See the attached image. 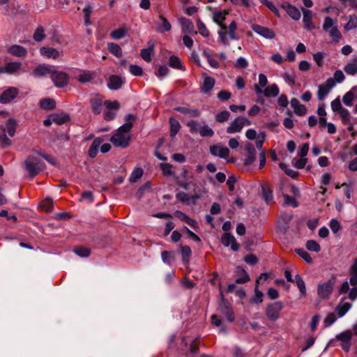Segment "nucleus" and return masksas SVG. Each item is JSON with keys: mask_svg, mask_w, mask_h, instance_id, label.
Instances as JSON below:
<instances>
[{"mask_svg": "<svg viewBox=\"0 0 357 357\" xmlns=\"http://www.w3.org/2000/svg\"><path fill=\"white\" fill-rule=\"evenodd\" d=\"M352 335L353 333L351 330H347L336 335V339L342 342V348L346 352L350 350Z\"/></svg>", "mask_w": 357, "mask_h": 357, "instance_id": "obj_9", "label": "nucleus"}, {"mask_svg": "<svg viewBox=\"0 0 357 357\" xmlns=\"http://www.w3.org/2000/svg\"><path fill=\"white\" fill-rule=\"evenodd\" d=\"M122 84L123 80L119 76L112 75L109 77V81L107 84V86L111 90H117L121 87Z\"/></svg>", "mask_w": 357, "mask_h": 357, "instance_id": "obj_31", "label": "nucleus"}, {"mask_svg": "<svg viewBox=\"0 0 357 357\" xmlns=\"http://www.w3.org/2000/svg\"><path fill=\"white\" fill-rule=\"evenodd\" d=\"M11 144V140L7 137L5 131L0 135V147L1 149H5Z\"/></svg>", "mask_w": 357, "mask_h": 357, "instance_id": "obj_60", "label": "nucleus"}, {"mask_svg": "<svg viewBox=\"0 0 357 357\" xmlns=\"http://www.w3.org/2000/svg\"><path fill=\"white\" fill-rule=\"evenodd\" d=\"M228 11L226 10L215 11L213 13V20L221 27V25H224L222 23L225 20L226 15H228Z\"/></svg>", "mask_w": 357, "mask_h": 357, "instance_id": "obj_34", "label": "nucleus"}, {"mask_svg": "<svg viewBox=\"0 0 357 357\" xmlns=\"http://www.w3.org/2000/svg\"><path fill=\"white\" fill-rule=\"evenodd\" d=\"M160 19L162 23L161 24L157 23V28H158V32L163 33V32L170 31L172 29V25L167 21V20L162 15H160Z\"/></svg>", "mask_w": 357, "mask_h": 357, "instance_id": "obj_36", "label": "nucleus"}, {"mask_svg": "<svg viewBox=\"0 0 357 357\" xmlns=\"http://www.w3.org/2000/svg\"><path fill=\"white\" fill-rule=\"evenodd\" d=\"M169 124H170V136L174 137L178 133V132L179 131V130L181 128L180 123L176 119H175L174 118H170L169 119Z\"/></svg>", "mask_w": 357, "mask_h": 357, "instance_id": "obj_42", "label": "nucleus"}, {"mask_svg": "<svg viewBox=\"0 0 357 357\" xmlns=\"http://www.w3.org/2000/svg\"><path fill=\"white\" fill-rule=\"evenodd\" d=\"M108 50L109 51L115 55L117 57H120L122 55V50L121 47L114 43H110L108 44Z\"/></svg>", "mask_w": 357, "mask_h": 357, "instance_id": "obj_46", "label": "nucleus"}, {"mask_svg": "<svg viewBox=\"0 0 357 357\" xmlns=\"http://www.w3.org/2000/svg\"><path fill=\"white\" fill-rule=\"evenodd\" d=\"M234 66L237 69H245L248 66V61L245 57L240 56L237 59Z\"/></svg>", "mask_w": 357, "mask_h": 357, "instance_id": "obj_53", "label": "nucleus"}, {"mask_svg": "<svg viewBox=\"0 0 357 357\" xmlns=\"http://www.w3.org/2000/svg\"><path fill=\"white\" fill-rule=\"evenodd\" d=\"M69 119L70 117L68 114H55L52 116V121L59 125L66 123L69 120Z\"/></svg>", "mask_w": 357, "mask_h": 357, "instance_id": "obj_62", "label": "nucleus"}, {"mask_svg": "<svg viewBox=\"0 0 357 357\" xmlns=\"http://www.w3.org/2000/svg\"><path fill=\"white\" fill-rule=\"evenodd\" d=\"M126 33H127V30L126 28H120V29L113 31L111 33V36L114 39L119 40V39L123 38L126 35Z\"/></svg>", "mask_w": 357, "mask_h": 357, "instance_id": "obj_51", "label": "nucleus"}, {"mask_svg": "<svg viewBox=\"0 0 357 357\" xmlns=\"http://www.w3.org/2000/svg\"><path fill=\"white\" fill-rule=\"evenodd\" d=\"M281 7L287 13V14L294 20H300L301 15L300 10L289 2L284 1L281 3Z\"/></svg>", "mask_w": 357, "mask_h": 357, "instance_id": "obj_16", "label": "nucleus"}, {"mask_svg": "<svg viewBox=\"0 0 357 357\" xmlns=\"http://www.w3.org/2000/svg\"><path fill=\"white\" fill-rule=\"evenodd\" d=\"M52 72L51 68L45 64L38 65L33 70V74L37 77H44L48 75L51 76Z\"/></svg>", "mask_w": 357, "mask_h": 357, "instance_id": "obj_29", "label": "nucleus"}, {"mask_svg": "<svg viewBox=\"0 0 357 357\" xmlns=\"http://www.w3.org/2000/svg\"><path fill=\"white\" fill-rule=\"evenodd\" d=\"M40 53L42 56L47 59H56L60 56L59 52L52 47H43L40 49Z\"/></svg>", "mask_w": 357, "mask_h": 357, "instance_id": "obj_26", "label": "nucleus"}, {"mask_svg": "<svg viewBox=\"0 0 357 357\" xmlns=\"http://www.w3.org/2000/svg\"><path fill=\"white\" fill-rule=\"evenodd\" d=\"M105 105L107 110L104 113V119L106 121H111L114 118L116 111L119 108V103L117 101H107Z\"/></svg>", "mask_w": 357, "mask_h": 357, "instance_id": "obj_11", "label": "nucleus"}, {"mask_svg": "<svg viewBox=\"0 0 357 357\" xmlns=\"http://www.w3.org/2000/svg\"><path fill=\"white\" fill-rule=\"evenodd\" d=\"M357 28V17L355 15H350L349 22L344 25L346 31H350Z\"/></svg>", "mask_w": 357, "mask_h": 357, "instance_id": "obj_47", "label": "nucleus"}, {"mask_svg": "<svg viewBox=\"0 0 357 357\" xmlns=\"http://www.w3.org/2000/svg\"><path fill=\"white\" fill-rule=\"evenodd\" d=\"M74 252L81 257H87L90 255V250L84 247H77Z\"/></svg>", "mask_w": 357, "mask_h": 357, "instance_id": "obj_59", "label": "nucleus"}, {"mask_svg": "<svg viewBox=\"0 0 357 357\" xmlns=\"http://www.w3.org/2000/svg\"><path fill=\"white\" fill-rule=\"evenodd\" d=\"M245 151L246 154L243 160V165L245 167H249L255 162L256 159V150L252 144H248L245 146Z\"/></svg>", "mask_w": 357, "mask_h": 357, "instance_id": "obj_15", "label": "nucleus"}, {"mask_svg": "<svg viewBox=\"0 0 357 357\" xmlns=\"http://www.w3.org/2000/svg\"><path fill=\"white\" fill-rule=\"evenodd\" d=\"M187 125L190 128V132L192 133H196L197 132H199L201 126H199V123L198 121L191 120L187 123Z\"/></svg>", "mask_w": 357, "mask_h": 357, "instance_id": "obj_64", "label": "nucleus"}, {"mask_svg": "<svg viewBox=\"0 0 357 357\" xmlns=\"http://www.w3.org/2000/svg\"><path fill=\"white\" fill-rule=\"evenodd\" d=\"M252 29L256 33L266 39H273L275 36V33L272 29L259 24H252Z\"/></svg>", "mask_w": 357, "mask_h": 357, "instance_id": "obj_13", "label": "nucleus"}, {"mask_svg": "<svg viewBox=\"0 0 357 357\" xmlns=\"http://www.w3.org/2000/svg\"><path fill=\"white\" fill-rule=\"evenodd\" d=\"M335 283V280L334 278H332L327 282L319 284L317 287V294L321 298H328L332 293Z\"/></svg>", "mask_w": 357, "mask_h": 357, "instance_id": "obj_5", "label": "nucleus"}, {"mask_svg": "<svg viewBox=\"0 0 357 357\" xmlns=\"http://www.w3.org/2000/svg\"><path fill=\"white\" fill-rule=\"evenodd\" d=\"M357 99V88L354 86L342 97V101L346 106L351 107L354 101Z\"/></svg>", "mask_w": 357, "mask_h": 357, "instance_id": "obj_20", "label": "nucleus"}, {"mask_svg": "<svg viewBox=\"0 0 357 357\" xmlns=\"http://www.w3.org/2000/svg\"><path fill=\"white\" fill-rule=\"evenodd\" d=\"M91 109L95 114H99L102 112V103L101 100L98 98L93 99L91 102Z\"/></svg>", "mask_w": 357, "mask_h": 357, "instance_id": "obj_43", "label": "nucleus"}, {"mask_svg": "<svg viewBox=\"0 0 357 357\" xmlns=\"http://www.w3.org/2000/svg\"><path fill=\"white\" fill-rule=\"evenodd\" d=\"M230 116V113L227 111H221L215 115V121L218 123H223L227 121Z\"/></svg>", "mask_w": 357, "mask_h": 357, "instance_id": "obj_50", "label": "nucleus"}, {"mask_svg": "<svg viewBox=\"0 0 357 357\" xmlns=\"http://www.w3.org/2000/svg\"><path fill=\"white\" fill-rule=\"evenodd\" d=\"M294 282L296 283L297 287L298 288L301 296L304 297L306 295V288L305 282L300 275L297 274L295 275V281Z\"/></svg>", "mask_w": 357, "mask_h": 357, "instance_id": "obj_40", "label": "nucleus"}, {"mask_svg": "<svg viewBox=\"0 0 357 357\" xmlns=\"http://www.w3.org/2000/svg\"><path fill=\"white\" fill-rule=\"evenodd\" d=\"M22 70V63L17 61L7 63L4 67H0V74H15L19 73Z\"/></svg>", "mask_w": 357, "mask_h": 357, "instance_id": "obj_14", "label": "nucleus"}, {"mask_svg": "<svg viewBox=\"0 0 357 357\" xmlns=\"http://www.w3.org/2000/svg\"><path fill=\"white\" fill-rule=\"evenodd\" d=\"M169 65L176 69L184 70V67L181 60L176 56H171L169 59Z\"/></svg>", "mask_w": 357, "mask_h": 357, "instance_id": "obj_45", "label": "nucleus"}, {"mask_svg": "<svg viewBox=\"0 0 357 357\" xmlns=\"http://www.w3.org/2000/svg\"><path fill=\"white\" fill-rule=\"evenodd\" d=\"M161 257H162V261L165 264L170 265L174 258V252H168V251H163L161 254Z\"/></svg>", "mask_w": 357, "mask_h": 357, "instance_id": "obj_52", "label": "nucleus"}, {"mask_svg": "<svg viewBox=\"0 0 357 357\" xmlns=\"http://www.w3.org/2000/svg\"><path fill=\"white\" fill-rule=\"evenodd\" d=\"M126 123L121 126L116 132L111 137L110 142L115 147L126 148L128 146L131 137L130 131L133 126L135 116L128 114L125 117Z\"/></svg>", "mask_w": 357, "mask_h": 357, "instance_id": "obj_1", "label": "nucleus"}, {"mask_svg": "<svg viewBox=\"0 0 357 357\" xmlns=\"http://www.w3.org/2000/svg\"><path fill=\"white\" fill-rule=\"evenodd\" d=\"M290 105L296 115L304 116L306 114L307 109L305 106L301 104L296 98H291Z\"/></svg>", "mask_w": 357, "mask_h": 357, "instance_id": "obj_22", "label": "nucleus"}, {"mask_svg": "<svg viewBox=\"0 0 357 357\" xmlns=\"http://www.w3.org/2000/svg\"><path fill=\"white\" fill-rule=\"evenodd\" d=\"M203 56L206 59L208 64L210 66L213 68L217 69L219 68V63L217 60L212 58V56L210 55V54L207 53L206 52H203Z\"/></svg>", "mask_w": 357, "mask_h": 357, "instance_id": "obj_61", "label": "nucleus"}, {"mask_svg": "<svg viewBox=\"0 0 357 357\" xmlns=\"http://www.w3.org/2000/svg\"><path fill=\"white\" fill-rule=\"evenodd\" d=\"M197 29L199 33L204 37H208L209 36V31L206 27L205 24L199 19L197 22Z\"/></svg>", "mask_w": 357, "mask_h": 357, "instance_id": "obj_58", "label": "nucleus"}, {"mask_svg": "<svg viewBox=\"0 0 357 357\" xmlns=\"http://www.w3.org/2000/svg\"><path fill=\"white\" fill-rule=\"evenodd\" d=\"M199 133L202 137H213L214 135L213 130L208 125L201 126Z\"/></svg>", "mask_w": 357, "mask_h": 357, "instance_id": "obj_49", "label": "nucleus"}, {"mask_svg": "<svg viewBox=\"0 0 357 357\" xmlns=\"http://www.w3.org/2000/svg\"><path fill=\"white\" fill-rule=\"evenodd\" d=\"M153 53V46L151 45L148 48H144L141 50V56L146 62L151 61V56Z\"/></svg>", "mask_w": 357, "mask_h": 357, "instance_id": "obj_44", "label": "nucleus"}, {"mask_svg": "<svg viewBox=\"0 0 357 357\" xmlns=\"http://www.w3.org/2000/svg\"><path fill=\"white\" fill-rule=\"evenodd\" d=\"M221 243L225 247H231L233 251H238L239 245L236 241L235 237L229 232H225L221 237Z\"/></svg>", "mask_w": 357, "mask_h": 357, "instance_id": "obj_12", "label": "nucleus"}, {"mask_svg": "<svg viewBox=\"0 0 357 357\" xmlns=\"http://www.w3.org/2000/svg\"><path fill=\"white\" fill-rule=\"evenodd\" d=\"M8 52L17 57H25L27 54V50L21 45H13L8 49Z\"/></svg>", "mask_w": 357, "mask_h": 357, "instance_id": "obj_23", "label": "nucleus"}, {"mask_svg": "<svg viewBox=\"0 0 357 357\" xmlns=\"http://www.w3.org/2000/svg\"><path fill=\"white\" fill-rule=\"evenodd\" d=\"M95 77V74L90 71H84L77 76V80L83 84L92 81Z\"/></svg>", "mask_w": 357, "mask_h": 357, "instance_id": "obj_37", "label": "nucleus"}, {"mask_svg": "<svg viewBox=\"0 0 357 357\" xmlns=\"http://www.w3.org/2000/svg\"><path fill=\"white\" fill-rule=\"evenodd\" d=\"M335 86L334 79L328 78L326 81L318 86L317 98L319 100H323L326 98L331 90Z\"/></svg>", "mask_w": 357, "mask_h": 357, "instance_id": "obj_6", "label": "nucleus"}, {"mask_svg": "<svg viewBox=\"0 0 357 357\" xmlns=\"http://www.w3.org/2000/svg\"><path fill=\"white\" fill-rule=\"evenodd\" d=\"M263 293L259 290L258 286L256 285L255 289V296L252 298L251 303L258 304L263 301Z\"/></svg>", "mask_w": 357, "mask_h": 357, "instance_id": "obj_54", "label": "nucleus"}, {"mask_svg": "<svg viewBox=\"0 0 357 357\" xmlns=\"http://www.w3.org/2000/svg\"><path fill=\"white\" fill-rule=\"evenodd\" d=\"M103 142V139L101 137H96L94 139L92 144L89 147V156L91 158H94L98 152V149L100 146V145Z\"/></svg>", "mask_w": 357, "mask_h": 357, "instance_id": "obj_28", "label": "nucleus"}, {"mask_svg": "<svg viewBox=\"0 0 357 357\" xmlns=\"http://www.w3.org/2000/svg\"><path fill=\"white\" fill-rule=\"evenodd\" d=\"M344 70L349 75H355L357 74V63L354 59L344 66Z\"/></svg>", "mask_w": 357, "mask_h": 357, "instance_id": "obj_38", "label": "nucleus"}, {"mask_svg": "<svg viewBox=\"0 0 357 357\" xmlns=\"http://www.w3.org/2000/svg\"><path fill=\"white\" fill-rule=\"evenodd\" d=\"M267 84H268L267 77L263 73L259 74V82H258V84H256L254 86L255 91L259 98L261 96H262L263 89L264 88L265 89L267 86Z\"/></svg>", "mask_w": 357, "mask_h": 357, "instance_id": "obj_21", "label": "nucleus"}, {"mask_svg": "<svg viewBox=\"0 0 357 357\" xmlns=\"http://www.w3.org/2000/svg\"><path fill=\"white\" fill-rule=\"evenodd\" d=\"M17 126V122L14 119H9L6 123L8 134L10 137H13L15 134V130Z\"/></svg>", "mask_w": 357, "mask_h": 357, "instance_id": "obj_39", "label": "nucleus"}, {"mask_svg": "<svg viewBox=\"0 0 357 357\" xmlns=\"http://www.w3.org/2000/svg\"><path fill=\"white\" fill-rule=\"evenodd\" d=\"M45 38L44 29L42 26H39L36 29L33 33V38L37 42H41Z\"/></svg>", "mask_w": 357, "mask_h": 357, "instance_id": "obj_57", "label": "nucleus"}, {"mask_svg": "<svg viewBox=\"0 0 357 357\" xmlns=\"http://www.w3.org/2000/svg\"><path fill=\"white\" fill-rule=\"evenodd\" d=\"M251 125V121L245 117L238 116L234 119L227 128V132L228 134H233L239 132L244 126Z\"/></svg>", "mask_w": 357, "mask_h": 357, "instance_id": "obj_4", "label": "nucleus"}, {"mask_svg": "<svg viewBox=\"0 0 357 357\" xmlns=\"http://www.w3.org/2000/svg\"><path fill=\"white\" fill-rule=\"evenodd\" d=\"M220 311L226 317L229 322H232L234 320V314L230 305L225 301L222 300L220 303Z\"/></svg>", "mask_w": 357, "mask_h": 357, "instance_id": "obj_19", "label": "nucleus"}, {"mask_svg": "<svg viewBox=\"0 0 357 357\" xmlns=\"http://www.w3.org/2000/svg\"><path fill=\"white\" fill-rule=\"evenodd\" d=\"M261 194L265 202L267 204H270L273 202V192L268 186L266 185H261Z\"/></svg>", "mask_w": 357, "mask_h": 357, "instance_id": "obj_33", "label": "nucleus"}, {"mask_svg": "<svg viewBox=\"0 0 357 357\" xmlns=\"http://www.w3.org/2000/svg\"><path fill=\"white\" fill-rule=\"evenodd\" d=\"M346 297L342 298L340 303L335 307V312L340 318L344 317L352 306L351 303L346 301Z\"/></svg>", "mask_w": 357, "mask_h": 357, "instance_id": "obj_18", "label": "nucleus"}, {"mask_svg": "<svg viewBox=\"0 0 357 357\" xmlns=\"http://www.w3.org/2000/svg\"><path fill=\"white\" fill-rule=\"evenodd\" d=\"M209 151L212 155L220 158H227L230 153L227 147L222 146L220 144L210 146Z\"/></svg>", "mask_w": 357, "mask_h": 357, "instance_id": "obj_10", "label": "nucleus"}, {"mask_svg": "<svg viewBox=\"0 0 357 357\" xmlns=\"http://www.w3.org/2000/svg\"><path fill=\"white\" fill-rule=\"evenodd\" d=\"M143 169L140 167L135 168L130 176V181L131 182H136L137 179L140 178L143 175Z\"/></svg>", "mask_w": 357, "mask_h": 357, "instance_id": "obj_55", "label": "nucleus"}, {"mask_svg": "<svg viewBox=\"0 0 357 357\" xmlns=\"http://www.w3.org/2000/svg\"><path fill=\"white\" fill-rule=\"evenodd\" d=\"M306 248L310 251L318 252L320 250V245L317 241L310 240L306 243Z\"/></svg>", "mask_w": 357, "mask_h": 357, "instance_id": "obj_56", "label": "nucleus"}, {"mask_svg": "<svg viewBox=\"0 0 357 357\" xmlns=\"http://www.w3.org/2000/svg\"><path fill=\"white\" fill-rule=\"evenodd\" d=\"M51 79L56 87H64L69 81L67 73L62 71H53L51 73Z\"/></svg>", "mask_w": 357, "mask_h": 357, "instance_id": "obj_8", "label": "nucleus"}, {"mask_svg": "<svg viewBox=\"0 0 357 357\" xmlns=\"http://www.w3.org/2000/svg\"><path fill=\"white\" fill-rule=\"evenodd\" d=\"M296 253L307 263H310L312 261V257L309 255V253L303 248H299L296 250Z\"/></svg>", "mask_w": 357, "mask_h": 357, "instance_id": "obj_63", "label": "nucleus"}, {"mask_svg": "<svg viewBox=\"0 0 357 357\" xmlns=\"http://www.w3.org/2000/svg\"><path fill=\"white\" fill-rule=\"evenodd\" d=\"M24 166L31 176H34L45 168V164L34 155H29L24 161Z\"/></svg>", "mask_w": 357, "mask_h": 357, "instance_id": "obj_3", "label": "nucleus"}, {"mask_svg": "<svg viewBox=\"0 0 357 357\" xmlns=\"http://www.w3.org/2000/svg\"><path fill=\"white\" fill-rule=\"evenodd\" d=\"M220 43L226 46L229 45V36L227 33V27L226 25H221L220 29L218 32Z\"/></svg>", "mask_w": 357, "mask_h": 357, "instance_id": "obj_35", "label": "nucleus"}, {"mask_svg": "<svg viewBox=\"0 0 357 357\" xmlns=\"http://www.w3.org/2000/svg\"><path fill=\"white\" fill-rule=\"evenodd\" d=\"M339 113L343 123H350V121H351V116L347 109L343 107Z\"/></svg>", "mask_w": 357, "mask_h": 357, "instance_id": "obj_48", "label": "nucleus"}, {"mask_svg": "<svg viewBox=\"0 0 357 357\" xmlns=\"http://www.w3.org/2000/svg\"><path fill=\"white\" fill-rule=\"evenodd\" d=\"M279 93L280 89L276 84H272L269 86H267L262 91V95L267 98H275L278 96Z\"/></svg>", "mask_w": 357, "mask_h": 357, "instance_id": "obj_27", "label": "nucleus"}, {"mask_svg": "<svg viewBox=\"0 0 357 357\" xmlns=\"http://www.w3.org/2000/svg\"><path fill=\"white\" fill-rule=\"evenodd\" d=\"M215 85V79L211 77H205L203 84L201 87V91L204 93L210 92Z\"/></svg>", "mask_w": 357, "mask_h": 357, "instance_id": "obj_32", "label": "nucleus"}, {"mask_svg": "<svg viewBox=\"0 0 357 357\" xmlns=\"http://www.w3.org/2000/svg\"><path fill=\"white\" fill-rule=\"evenodd\" d=\"M18 94V90L15 87H10L0 95V102L6 104L13 100Z\"/></svg>", "mask_w": 357, "mask_h": 357, "instance_id": "obj_17", "label": "nucleus"}, {"mask_svg": "<svg viewBox=\"0 0 357 357\" xmlns=\"http://www.w3.org/2000/svg\"><path fill=\"white\" fill-rule=\"evenodd\" d=\"M40 107L43 109H53L56 107V102L51 98H45L40 101Z\"/></svg>", "mask_w": 357, "mask_h": 357, "instance_id": "obj_41", "label": "nucleus"}, {"mask_svg": "<svg viewBox=\"0 0 357 357\" xmlns=\"http://www.w3.org/2000/svg\"><path fill=\"white\" fill-rule=\"evenodd\" d=\"M303 11V21L304 22L305 28L308 30H312L314 26L312 22V11L307 9L302 8Z\"/></svg>", "mask_w": 357, "mask_h": 357, "instance_id": "obj_24", "label": "nucleus"}, {"mask_svg": "<svg viewBox=\"0 0 357 357\" xmlns=\"http://www.w3.org/2000/svg\"><path fill=\"white\" fill-rule=\"evenodd\" d=\"M322 29L328 33L333 42L338 43L341 40L342 34L337 28V20L326 16L324 18Z\"/></svg>", "mask_w": 357, "mask_h": 357, "instance_id": "obj_2", "label": "nucleus"}, {"mask_svg": "<svg viewBox=\"0 0 357 357\" xmlns=\"http://www.w3.org/2000/svg\"><path fill=\"white\" fill-rule=\"evenodd\" d=\"M179 22L181 24L182 32L185 33H191L194 31V24L191 22L190 20L187 19L185 17H181L179 20Z\"/></svg>", "mask_w": 357, "mask_h": 357, "instance_id": "obj_30", "label": "nucleus"}, {"mask_svg": "<svg viewBox=\"0 0 357 357\" xmlns=\"http://www.w3.org/2000/svg\"><path fill=\"white\" fill-rule=\"evenodd\" d=\"M352 275L350 278V284L352 286L348 298L351 301H354L357 298V272H351Z\"/></svg>", "mask_w": 357, "mask_h": 357, "instance_id": "obj_25", "label": "nucleus"}, {"mask_svg": "<svg viewBox=\"0 0 357 357\" xmlns=\"http://www.w3.org/2000/svg\"><path fill=\"white\" fill-rule=\"evenodd\" d=\"M282 303L280 301L269 304L266 310V315L271 321H276L282 309Z\"/></svg>", "mask_w": 357, "mask_h": 357, "instance_id": "obj_7", "label": "nucleus"}]
</instances>
